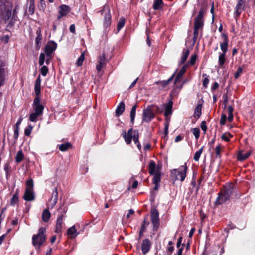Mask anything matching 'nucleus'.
<instances>
[{
    "label": "nucleus",
    "mask_w": 255,
    "mask_h": 255,
    "mask_svg": "<svg viewBox=\"0 0 255 255\" xmlns=\"http://www.w3.org/2000/svg\"><path fill=\"white\" fill-rule=\"evenodd\" d=\"M255 5V0H248V6L254 7Z\"/></svg>",
    "instance_id": "53"
},
{
    "label": "nucleus",
    "mask_w": 255,
    "mask_h": 255,
    "mask_svg": "<svg viewBox=\"0 0 255 255\" xmlns=\"http://www.w3.org/2000/svg\"><path fill=\"white\" fill-rule=\"evenodd\" d=\"M44 107L40 103V98L36 97L34 99L33 109L34 112L30 114L29 120L31 122H36L38 116H41Z\"/></svg>",
    "instance_id": "1"
},
{
    "label": "nucleus",
    "mask_w": 255,
    "mask_h": 255,
    "mask_svg": "<svg viewBox=\"0 0 255 255\" xmlns=\"http://www.w3.org/2000/svg\"><path fill=\"white\" fill-rule=\"evenodd\" d=\"M203 148H204L203 146L201 148V149L198 150V151H197L195 153V154H194V159L195 161H199V160L200 159V156L202 155V153L203 152Z\"/></svg>",
    "instance_id": "38"
},
{
    "label": "nucleus",
    "mask_w": 255,
    "mask_h": 255,
    "mask_svg": "<svg viewBox=\"0 0 255 255\" xmlns=\"http://www.w3.org/2000/svg\"><path fill=\"white\" fill-rule=\"evenodd\" d=\"M161 165H158V168L157 170L156 173L154 174L153 176V183H154L156 185H159V183L161 181Z\"/></svg>",
    "instance_id": "18"
},
{
    "label": "nucleus",
    "mask_w": 255,
    "mask_h": 255,
    "mask_svg": "<svg viewBox=\"0 0 255 255\" xmlns=\"http://www.w3.org/2000/svg\"><path fill=\"white\" fill-rule=\"evenodd\" d=\"M226 119L227 116L225 115H223L222 116L221 119L220 120V123L221 125L225 124Z\"/></svg>",
    "instance_id": "55"
},
{
    "label": "nucleus",
    "mask_w": 255,
    "mask_h": 255,
    "mask_svg": "<svg viewBox=\"0 0 255 255\" xmlns=\"http://www.w3.org/2000/svg\"><path fill=\"white\" fill-rule=\"evenodd\" d=\"M172 104L171 102H169L168 104H166L164 112V115L166 118H168V116L172 114Z\"/></svg>",
    "instance_id": "26"
},
{
    "label": "nucleus",
    "mask_w": 255,
    "mask_h": 255,
    "mask_svg": "<svg viewBox=\"0 0 255 255\" xmlns=\"http://www.w3.org/2000/svg\"><path fill=\"white\" fill-rule=\"evenodd\" d=\"M251 154V152H248L246 153H243L242 150H240L238 153H237V159L239 161H244V160H245L247 158H248L249 156H250Z\"/></svg>",
    "instance_id": "23"
},
{
    "label": "nucleus",
    "mask_w": 255,
    "mask_h": 255,
    "mask_svg": "<svg viewBox=\"0 0 255 255\" xmlns=\"http://www.w3.org/2000/svg\"><path fill=\"white\" fill-rule=\"evenodd\" d=\"M196 59H197V56L196 55L194 54V55H191V57L189 60V61H188L187 62V63H186L187 64V67L188 66V65H193L195 64V62L196 61Z\"/></svg>",
    "instance_id": "42"
},
{
    "label": "nucleus",
    "mask_w": 255,
    "mask_h": 255,
    "mask_svg": "<svg viewBox=\"0 0 255 255\" xmlns=\"http://www.w3.org/2000/svg\"><path fill=\"white\" fill-rule=\"evenodd\" d=\"M157 168L158 165H156L155 162L154 161H150L148 165L149 173L151 175H154L156 174Z\"/></svg>",
    "instance_id": "22"
},
{
    "label": "nucleus",
    "mask_w": 255,
    "mask_h": 255,
    "mask_svg": "<svg viewBox=\"0 0 255 255\" xmlns=\"http://www.w3.org/2000/svg\"><path fill=\"white\" fill-rule=\"evenodd\" d=\"M33 181L32 179H29L26 181V190H33Z\"/></svg>",
    "instance_id": "37"
},
{
    "label": "nucleus",
    "mask_w": 255,
    "mask_h": 255,
    "mask_svg": "<svg viewBox=\"0 0 255 255\" xmlns=\"http://www.w3.org/2000/svg\"><path fill=\"white\" fill-rule=\"evenodd\" d=\"M222 36L224 38L223 42L220 44V48L222 51V53L226 54L227 51H228V38L227 35L225 34H222Z\"/></svg>",
    "instance_id": "16"
},
{
    "label": "nucleus",
    "mask_w": 255,
    "mask_h": 255,
    "mask_svg": "<svg viewBox=\"0 0 255 255\" xmlns=\"http://www.w3.org/2000/svg\"><path fill=\"white\" fill-rule=\"evenodd\" d=\"M227 110L228 113V116L227 117V119L228 120H229V122H232L233 120V107L231 106L228 107Z\"/></svg>",
    "instance_id": "36"
},
{
    "label": "nucleus",
    "mask_w": 255,
    "mask_h": 255,
    "mask_svg": "<svg viewBox=\"0 0 255 255\" xmlns=\"http://www.w3.org/2000/svg\"><path fill=\"white\" fill-rule=\"evenodd\" d=\"M5 72L3 67H0V86L3 85L5 79Z\"/></svg>",
    "instance_id": "30"
},
{
    "label": "nucleus",
    "mask_w": 255,
    "mask_h": 255,
    "mask_svg": "<svg viewBox=\"0 0 255 255\" xmlns=\"http://www.w3.org/2000/svg\"><path fill=\"white\" fill-rule=\"evenodd\" d=\"M71 146V144L69 143H66L60 144L59 149L61 151H66Z\"/></svg>",
    "instance_id": "41"
},
{
    "label": "nucleus",
    "mask_w": 255,
    "mask_h": 255,
    "mask_svg": "<svg viewBox=\"0 0 255 255\" xmlns=\"http://www.w3.org/2000/svg\"><path fill=\"white\" fill-rule=\"evenodd\" d=\"M85 53V52H83L81 53V56L78 59L77 61V66H80V65H82V63L84 60Z\"/></svg>",
    "instance_id": "39"
},
{
    "label": "nucleus",
    "mask_w": 255,
    "mask_h": 255,
    "mask_svg": "<svg viewBox=\"0 0 255 255\" xmlns=\"http://www.w3.org/2000/svg\"><path fill=\"white\" fill-rule=\"evenodd\" d=\"M51 217V213L48 209H45L43 210L42 214V219L45 222H47L49 220Z\"/></svg>",
    "instance_id": "28"
},
{
    "label": "nucleus",
    "mask_w": 255,
    "mask_h": 255,
    "mask_svg": "<svg viewBox=\"0 0 255 255\" xmlns=\"http://www.w3.org/2000/svg\"><path fill=\"white\" fill-rule=\"evenodd\" d=\"M19 128L18 127H15L14 129V137L15 138H17L18 137V130H19Z\"/></svg>",
    "instance_id": "54"
},
{
    "label": "nucleus",
    "mask_w": 255,
    "mask_h": 255,
    "mask_svg": "<svg viewBox=\"0 0 255 255\" xmlns=\"http://www.w3.org/2000/svg\"><path fill=\"white\" fill-rule=\"evenodd\" d=\"M220 150H221V146L220 145H218L215 148V152L217 156H219L220 155Z\"/></svg>",
    "instance_id": "56"
},
{
    "label": "nucleus",
    "mask_w": 255,
    "mask_h": 255,
    "mask_svg": "<svg viewBox=\"0 0 255 255\" xmlns=\"http://www.w3.org/2000/svg\"><path fill=\"white\" fill-rule=\"evenodd\" d=\"M202 113V106L201 104H199L196 107L194 110V116L196 118H199L200 117Z\"/></svg>",
    "instance_id": "29"
},
{
    "label": "nucleus",
    "mask_w": 255,
    "mask_h": 255,
    "mask_svg": "<svg viewBox=\"0 0 255 255\" xmlns=\"http://www.w3.org/2000/svg\"><path fill=\"white\" fill-rule=\"evenodd\" d=\"M187 64H185L183 67H181V69L177 70V73L175 79V81L177 82L178 80L184 75V74L186 71Z\"/></svg>",
    "instance_id": "24"
},
{
    "label": "nucleus",
    "mask_w": 255,
    "mask_h": 255,
    "mask_svg": "<svg viewBox=\"0 0 255 255\" xmlns=\"http://www.w3.org/2000/svg\"><path fill=\"white\" fill-rule=\"evenodd\" d=\"M18 202V191H17L14 194L13 197L11 199V205H15Z\"/></svg>",
    "instance_id": "32"
},
{
    "label": "nucleus",
    "mask_w": 255,
    "mask_h": 255,
    "mask_svg": "<svg viewBox=\"0 0 255 255\" xmlns=\"http://www.w3.org/2000/svg\"><path fill=\"white\" fill-rule=\"evenodd\" d=\"M79 234L77 229L75 227V225L72 226L67 231V235L68 237L71 239L75 238Z\"/></svg>",
    "instance_id": "15"
},
{
    "label": "nucleus",
    "mask_w": 255,
    "mask_h": 255,
    "mask_svg": "<svg viewBox=\"0 0 255 255\" xmlns=\"http://www.w3.org/2000/svg\"><path fill=\"white\" fill-rule=\"evenodd\" d=\"M246 0H238L235 6V15L238 16L243 10H245L246 7Z\"/></svg>",
    "instance_id": "11"
},
{
    "label": "nucleus",
    "mask_w": 255,
    "mask_h": 255,
    "mask_svg": "<svg viewBox=\"0 0 255 255\" xmlns=\"http://www.w3.org/2000/svg\"><path fill=\"white\" fill-rule=\"evenodd\" d=\"M123 137L127 144H130L131 140H133L138 149L141 150V144L138 141V131L130 129L128 131V134L127 135L126 131H124L123 132Z\"/></svg>",
    "instance_id": "2"
},
{
    "label": "nucleus",
    "mask_w": 255,
    "mask_h": 255,
    "mask_svg": "<svg viewBox=\"0 0 255 255\" xmlns=\"http://www.w3.org/2000/svg\"><path fill=\"white\" fill-rule=\"evenodd\" d=\"M58 193L57 188H54L51 194V198L57 201Z\"/></svg>",
    "instance_id": "45"
},
{
    "label": "nucleus",
    "mask_w": 255,
    "mask_h": 255,
    "mask_svg": "<svg viewBox=\"0 0 255 255\" xmlns=\"http://www.w3.org/2000/svg\"><path fill=\"white\" fill-rule=\"evenodd\" d=\"M187 165H181L177 169H173L171 171L172 175L176 177V180H184L187 173Z\"/></svg>",
    "instance_id": "8"
},
{
    "label": "nucleus",
    "mask_w": 255,
    "mask_h": 255,
    "mask_svg": "<svg viewBox=\"0 0 255 255\" xmlns=\"http://www.w3.org/2000/svg\"><path fill=\"white\" fill-rule=\"evenodd\" d=\"M28 12L30 14L32 15L35 11V0H28Z\"/></svg>",
    "instance_id": "27"
},
{
    "label": "nucleus",
    "mask_w": 255,
    "mask_h": 255,
    "mask_svg": "<svg viewBox=\"0 0 255 255\" xmlns=\"http://www.w3.org/2000/svg\"><path fill=\"white\" fill-rule=\"evenodd\" d=\"M148 225H149L148 222H147V221L146 220H144L143 221V225H142L140 231V235L143 234V233L144 231V229L146 228V226Z\"/></svg>",
    "instance_id": "50"
},
{
    "label": "nucleus",
    "mask_w": 255,
    "mask_h": 255,
    "mask_svg": "<svg viewBox=\"0 0 255 255\" xmlns=\"http://www.w3.org/2000/svg\"><path fill=\"white\" fill-rule=\"evenodd\" d=\"M23 199L26 201H33L34 200V194L33 190H25L23 195Z\"/></svg>",
    "instance_id": "17"
},
{
    "label": "nucleus",
    "mask_w": 255,
    "mask_h": 255,
    "mask_svg": "<svg viewBox=\"0 0 255 255\" xmlns=\"http://www.w3.org/2000/svg\"><path fill=\"white\" fill-rule=\"evenodd\" d=\"M209 82V80L207 78V77H206L204 80H203V85L204 86H207Z\"/></svg>",
    "instance_id": "62"
},
{
    "label": "nucleus",
    "mask_w": 255,
    "mask_h": 255,
    "mask_svg": "<svg viewBox=\"0 0 255 255\" xmlns=\"http://www.w3.org/2000/svg\"><path fill=\"white\" fill-rule=\"evenodd\" d=\"M45 55L44 53H41L39 58V64L40 65H43L44 64Z\"/></svg>",
    "instance_id": "46"
},
{
    "label": "nucleus",
    "mask_w": 255,
    "mask_h": 255,
    "mask_svg": "<svg viewBox=\"0 0 255 255\" xmlns=\"http://www.w3.org/2000/svg\"><path fill=\"white\" fill-rule=\"evenodd\" d=\"M57 203V201L51 198L48 203V207L51 208H53L54 206H55Z\"/></svg>",
    "instance_id": "47"
},
{
    "label": "nucleus",
    "mask_w": 255,
    "mask_h": 255,
    "mask_svg": "<svg viewBox=\"0 0 255 255\" xmlns=\"http://www.w3.org/2000/svg\"><path fill=\"white\" fill-rule=\"evenodd\" d=\"M103 15H104V26L108 27L111 24V16L110 14V9L108 5H105L102 10Z\"/></svg>",
    "instance_id": "10"
},
{
    "label": "nucleus",
    "mask_w": 255,
    "mask_h": 255,
    "mask_svg": "<svg viewBox=\"0 0 255 255\" xmlns=\"http://www.w3.org/2000/svg\"><path fill=\"white\" fill-rule=\"evenodd\" d=\"M162 3V0H155L153 3V9L155 10H158L160 9Z\"/></svg>",
    "instance_id": "33"
},
{
    "label": "nucleus",
    "mask_w": 255,
    "mask_h": 255,
    "mask_svg": "<svg viewBox=\"0 0 255 255\" xmlns=\"http://www.w3.org/2000/svg\"><path fill=\"white\" fill-rule=\"evenodd\" d=\"M242 71H243L242 68L239 67L234 74L235 79H238V78L240 76V75L242 73Z\"/></svg>",
    "instance_id": "51"
},
{
    "label": "nucleus",
    "mask_w": 255,
    "mask_h": 255,
    "mask_svg": "<svg viewBox=\"0 0 255 255\" xmlns=\"http://www.w3.org/2000/svg\"><path fill=\"white\" fill-rule=\"evenodd\" d=\"M69 30L73 33H75V25L74 24L71 25L69 27Z\"/></svg>",
    "instance_id": "60"
},
{
    "label": "nucleus",
    "mask_w": 255,
    "mask_h": 255,
    "mask_svg": "<svg viewBox=\"0 0 255 255\" xmlns=\"http://www.w3.org/2000/svg\"><path fill=\"white\" fill-rule=\"evenodd\" d=\"M24 158V155L21 150H19L16 155V161L17 162H21Z\"/></svg>",
    "instance_id": "40"
},
{
    "label": "nucleus",
    "mask_w": 255,
    "mask_h": 255,
    "mask_svg": "<svg viewBox=\"0 0 255 255\" xmlns=\"http://www.w3.org/2000/svg\"><path fill=\"white\" fill-rule=\"evenodd\" d=\"M70 10V8L69 6L66 5H62L59 6V15L58 17V19H60L62 16L66 15L67 13H69Z\"/></svg>",
    "instance_id": "14"
},
{
    "label": "nucleus",
    "mask_w": 255,
    "mask_h": 255,
    "mask_svg": "<svg viewBox=\"0 0 255 255\" xmlns=\"http://www.w3.org/2000/svg\"><path fill=\"white\" fill-rule=\"evenodd\" d=\"M155 112H160L158 107L155 106H148L147 109L143 111V121L146 122L151 121V119H153L154 117Z\"/></svg>",
    "instance_id": "5"
},
{
    "label": "nucleus",
    "mask_w": 255,
    "mask_h": 255,
    "mask_svg": "<svg viewBox=\"0 0 255 255\" xmlns=\"http://www.w3.org/2000/svg\"><path fill=\"white\" fill-rule=\"evenodd\" d=\"M151 246L150 242L147 239H146L142 242L141 245V250L143 254H146L149 251Z\"/></svg>",
    "instance_id": "19"
},
{
    "label": "nucleus",
    "mask_w": 255,
    "mask_h": 255,
    "mask_svg": "<svg viewBox=\"0 0 255 255\" xmlns=\"http://www.w3.org/2000/svg\"><path fill=\"white\" fill-rule=\"evenodd\" d=\"M225 62V54H223L222 53L220 54L219 59H218V63L219 66L220 67H223V65L224 64Z\"/></svg>",
    "instance_id": "34"
},
{
    "label": "nucleus",
    "mask_w": 255,
    "mask_h": 255,
    "mask_svg": "<svg viewBox=\"0 0 255 255\" xmlns=\"http://www.w3.org/2000/svg\"><path fill=\"white\" fill-rule=\"evenodd\" d=\"M126 20L125 18L121 17L118 22L117 29L118 31L121 30L122 28L124 27L125 24Z\"/></svg>",
    "instance_id": "35"
},
{
    "label": "nucleus",
    "mask_w": 255,
    "mask_h": 255,
    "mask_svg": "<svg viewBox=\"0 0 255 255\" xmlns=\"http://www.w3.org/2000/svg\"><path fill=\"white\" fill-rule=\"evenodd\" d=\"M12 6L10 5L3 4L0 6V18L6 22L9 20L11 16V10Z\"/></svg>",
    "instance_id": "7"
},
{
    "label": "nucleus",
    "mask_w": 255,
    "mask_h": 255,
    "mask_svg": "<svg viewBox=\"0 0 255 255\" xmlns=\"http://www.w3.org/2000/svg\"><path fill=\"white\" fill-rule=\"evenodd\" d=\"M183 137L181 136H180V135H179L178 136L176 137L175 141V142H179L180 141H181Z\"/></svg>",
    "instance_id": "64"
},
{
    "label": "nucleus",
    "mask_w": 255,
    "mask_h": 255,
    "mask_svg": "<svg viewBox=\"0 0 255 255\" xmlns=\"http://www.w3.org/2000/svg\"><path fill=\"white\" fill-rule=\"evenodd\" d=\"M151 220L153 224V228L157 229L159 226V213L156 209H152L151 211Z\"/></svg>",
    "instance_id": "12"
},
{
    "label": "nucleus",
    "mask_w": 255,
    "mask_h": 255,
    "mask_svg": "<svg viewBox=\"0 0 255 255\" xmlns=\"http://www.w3.org/2000/svg\"><path fill=\"white\" fill-rule=\"evenodd\" d=\"M48 71V69L47 66H43L41 68V74L42 76H46Z\"/></svg>",
    "instance_id": "48"
},
{
    "label": "nucleus",
    "mask_w": 255,
    "mask_h": 255,
    "mask_svg": "<svg viewBox=\"0 0 255 255\" xmlns=\"http://www.w3.org/2000/svg\"><path fill=\"white\" fill-rule=\"evenodd\" d=\"M182 237H180L178 238L177 242V247L180 248L181 247V246L182 245Z\"/></svg>",
    "instance_id": "57"
},
{
    "label": "nucleus",
    "mask_w": 255,
    "mask_h": 255,
    "mask_svg": "<svg viewBox=\"0 0 255 255\" xmlns=\"http://www.w3.org/2000/svg\"><path fill=\"white\" fill-rule=\"evenodd\" d=\"M222 139L226 141H229V138L228 136V134H224L222 135Z\"/></svg>",
    "instance_id": "58"
},
{
    "label": "nucleus",
    "mask_w": 255,
    "mask_h": 255,
    "mask_svg": "<svg viewBox=\"0 0 255 255\" xmlns=\"http://www.w3.org/2000/svg\"><path fill=\"white\" fill-rule=\"evenodd\" d=\"M184 247V245H182L181 247L178 248L179 250L177 252L178 255H182V251L183 250Z\"/></svg>",
    "instance_id": "59"
},
{
    "label": "nucleus",
    "mask_w": 255,
    "mask_h": 255,
    "mask_svg": "<svg viewBox=\"0 0 255 255\" xmlns=\"http://www.w3.org/2000/svg\"><path fill=\"white\" fill-rule=\"evenodd\" d=\"M33 127L31 125H28L27 128L25 129L24 134L26 136H29L31 133V131L33 129Z\"/></svg>",
    "instance_id": "44"
},
{
    "label": "nucleus",
    "mask_w": 255,
    "mask_h": 255,
    "mask_svg": "<svg viewBox=\"0 0 255 255\" xmlns=\"http://www.w3.org/2000/svg\"><path fill=\"white\" fill-rule=\"evenodd\" d=\"M57 47V43L51 40L47 43L44 52L46 55V57H51V55L56 50Z\"/></svg>",
    "instance_id": "9"
},
{
    "label": "nucleus",
    "mask_w": 255,
    "mask_h": 255,
    "mask_svg": "<svg viewBox=\"0 0 255 255\" xmlns=\"http://www.w3.org/2000/svg\"><path fill=\"white\" fill-rule=\"evenodd\" d=\"M201 128L202 130H203V131L205 133L207 129V127L206 125V122L205 121L202 122Z\"/></svg>",
    "instance_id": "52"
},
{
    "label": "nucleus",
    "mask_w": 255,
    "mask_h": 255,
    "mask_svg": "<svg viewBox=\"0 0 255 255\" xmlns=\"http://www.w3.org/2000/svg\"><path fill=\"white\" fill-rule=\"evenodd\" d=\"M192 133L194 134L195 139H198L200 137V129L198 128H195L192 129Z\"/></svg>",
    "instance_id": "43"
},
{
    "label": "nucleus",
    "mask_w": 255,
    "mask_h": 255,
    "mask_svg": "<svg viewBox=\"0 0 255 255\" xmlns=\"http://www.w3.org/2000/svg\"><path fill=\"white\" fill-rule=\"evenodd\" d=\"M45 231V228H40L39 229V232L37 234L33 236L32 238L33 244L36 248H39L41 245L45 242L46 239Z\"/></svg>",
    "instance_id": "6"
},
{
    "label": "nucleus",
    "mask_w": 255,
    "mask_h": 255,
    "mask_svg": "<svg viewBox=\"0 0 255 255\" xmlns=\"http://www.w3.org/2000/svg\"><path fill=\"white\" fill-rule=\"evenodd\" d=\"M136 108H137V105L135 104L132 107L131 110L130 111V119H131V122L132 123H133L134 120L135 119V117L136 115Z\"/></svg>",
    "instance_id": "31"
},
{
    "label": "nucleus",
    "mask_w": 255,
    "mask_h": 255,
    "mask_svg": "<svg viewBox=\"0 0 255 255\" xmlns=\"http://www.w3.org/2000/svg\"><path fill=\"white\" fill-rule=\"evenodd\" d=\"M125 110V104L124 102H121L118 105L116 110L115 114L117 116H119L123 114Z\"/></svg>",
    "instance_id": "20"
},
{
    "label": "nucleus",
    "mask_w": 255,
    "mask_h": 255,
    "mask_svg": "<svg viewBox=\"0 0 255 255\" xmlns=\"http://www.w3.org/2000/svg\"><path fill=\"white\" fill-rule=\"evenodd\" d=\"M34 89H35V92L36 93V95H39L41 92V85L36 84V83H35Z\"/></svg>",
    "instance_id": "49"
},
{
    "label": "nucleus",
    "mask_w": 255,
    "mask_h": 255,
    "mask_svg": "<svg viewBox=\"0 0 255 255\" xmlns=\"http://www.w3.org/2000/svg\"><path fill=\"white\" fill-rule=\"evenodd\" d=\"M190 54V51L188 49H184L182 52L180 61H179L180 64H183L185 63L187 58Z\"/></svg>",
    "instance_id": "25"
},
{
    "label": "nucleus",
    "mask_w": 255,
    "mask_h": 255,
    "mask_svg": "<svg viewBox=\"0 0 255 255\" xmlns=\"http://www.w3.org/2000/svg\"><path fill=\"white\" fill-rule=\"evenodd\" d=\"M106 62L105 55L103 53L102 55H100L98 58L97 64L96 65L97 70L100 71L102 70V68L105 66Z\"/></svg>",
    "instance_id": "13"
},
{
    "label": "nucleus",
    "mask_w": 255,
    "mask_h": 255,
    "mask_svg": "<svg viewBox=\"0 0 255 255\" xmlns=\"http://www.w3.org/2000/svg\"><path fill=\"white\" fill-rule=\"evenodd\" d=\"M233 192V188L230 183L225 185L222 192H221L216 201V204H221L227 201L231 196Z\"/></svg>",
    "instance_id": "3"
},
{
    "label": "nucleus",
    "mask_w": 255,
    "mask_h": 255,
    "mask_svg": "<svg viewBox=\"0 0 255 255\" xmlns=\"http://www.w3.org/2000/svg\"><path fill=\"white\" fill-rule=\"evenodd\" d=\"M134 213V211L133 210H131V209L129 210L126 215V217L128 219V218L130 217L131 215L133 214Z\"/></svg>",
    "instance_id": "61"
},
{
    "label": "nucleus",
    "mask_w": 255,
    "mask_h": 255,
    "mask_svg": "<svg viewBox=\"0 0 255 255\" xmlns=\"http://www.w3.org/2000/svg\"><path fill=\"white\" fill-rule=\"evenodd\" d=\"M41 39H42V37H41L40 33H39V35L37 36V37L36 39V43L38 44L39 42H40V41Z\"/></svg>",
    "instance_id": "63"
},
{
    "label": "nucleus",
    "mask_w": 255,
    "mask_h": 255,
    "mask_svg": "<svg viewBox=\"0 0 255 255\" xmlns=\"http://www.w3.org/2000/svg\"><path fill=\"white\" fill-rule=\"evenodd\" d=\"M63 216H60L57 219V223L55 228V232L60 233L62 230V223H63Z\"/></svg>",
    "instance_id": "21"
},
{
    "label": "nucleus",
    "mask_w": 255,
    "mask_h": 255,
    "mask_svg": "<svg viewBox=\"0 0 255 255\" xmlns=\"http://www.w3.org/2000/svg\"><path fill=\"white\" fill-rule=\"evenodd\" d=\"M205 12L203 9L200 10L199 12L194 21V38L198 36L199 30L202 29L204 25L203 17Z\"/></svg>",
    "instance_id": "4"
}]
</instances>
